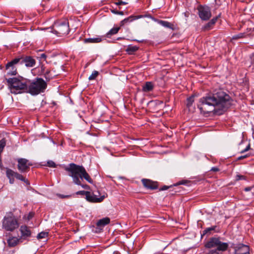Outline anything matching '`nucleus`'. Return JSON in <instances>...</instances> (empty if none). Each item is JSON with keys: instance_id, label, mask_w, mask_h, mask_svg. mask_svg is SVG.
I'll return each mask as SVG.
<instances>
[{"instance_id": "nucleus-1", "label": "nucleus", "mask_w": 254, "mask_h": 254, "mask_svg": "<svg viewBox=\"0 0 254 254\" xmlns=\"http://www.w3.org/2000/svg\"><path fill=\"white\" fill-rule=\"evenodd\" d=\"M232 102L230 95L219 89L201 98L197 106L201 113L206 114L215 111L216 109L226 110L231 105Z\"/></svg>"}, {"instance_id": "nucleus-2", "label": "nucleus", "mask_w": 254, "mask_h": 254, "mask_svg": "<svg viewBox=\"0 0 254 254\" xmlns=\"http://www.w3.org/2000/svg\"><path fill=\"white\" fill-rule=\"evenodd\" d=\"M65 170L68 173V175L72 178L73 182L77 185L81 186L82 188L89 190L90 187L87 185L81 184V180L85 179L90 184H93V181L82 166L74 163H70L68 167L65 168Z\"/></svg>"}, {"instance_id": "nucleus-3", "label": "nucleus", "mask_w": 254, "mask_h": 254, "mask_svg": "<svg viewBox=\"0 0 254 254\" xmlns=\"http://www.w3.org/2000/svg\"><path fill=\"white\" fill-rule=\"evenodd\" d=\"M8 86L12 93L17 94L23 92H27L28 84L17 78L6 79Z\"/></svg>"}, {"instance_id": "nucleus-4", "label": "nucleus", "mask_w": 254, "mask_h": 254, "mask_svg": "<svg viewBox=\"0 0 254 254\" xmlns=\"http://www.w3.org/2000/svg\"><path fill=\"white\" fill-rule=\"evenodd\" d=\"M47 87L46 82L41 78H36L28 85L27 92L36 95L45 91Z\"/></svg>"}, {"instance_id": "nucleus-5", "label": "nucleus", "mask_w": 254, "mask_h": 254, "mask_svg": "<svg viewBox=\"0 0 254 254\" xmlns=\"http://www.w3.org/2000/svg\"><path fill=\"white\" fill-rule=\"evenodd\" d=\"M17 219L11 213L5 216L2 221V228L7 231L12 232L19 227Z\"/></svg>"}, {"instance_id": "nucleus-6", "label": "nucleus", "mask_w": 254, "mask_h": 254, "mask_svg": "<svg viewBox=\"0 0 254 254\" xmlns=\"http://www.w3.org/2000/svg\"><path fill=\"white\" fill-rule=\"evenodd\" d=\"M54 31L59 36L67 35L69 31L68 21L66 18L59 20L53 25Z\"/></svg>"}, {"instance_id": "nucleus-7", "label": "nucleus", "mask_w": 254, "mask_h": 254, "mask_svg": "<svg viewBox=\"0 0 254 254\" xmlns=\"http://www.w3.org/2000/svg\"><path fill=\"white\" fill-rule=\"evenodd\" d=\"M228 246V243L222 242L219 238L215 237L210 238L205 244V247L206 248H217L216 250L222 252L226 251Z\"/></svg>"}, {"instance_id": "nucleus-8", "label": "nucleus", "mask_w": 254, "mask_h": 254, "mask_svg": "<svg viewBox=\"0 0 254 254\" xmlns=\"http://www.w3.org/2000/svg\"><path fill=\"white\" fill-rule=\"evenodd\" d=\"M198 15L202 20H207L211 17L210 8L206 5H199L197 7Z\"/></svg>"}, {"instance_id": "nucleus-9", "label": "nucleus", "mask_w": 254, "mask_h": 254, "mask_svg": "<svg viewBox=\"0 0 254 254\" xmlns=\"http://www.w3.org/2000/svg\"><path fill=\"white\" fill-rule=\"evenodd\" d=\"M17 168L21 173H26L30 170V167L32 163L25 158H18L17 159Z\"/></svg>"}, {"instance_id": "nucleus-10", "label": "nucleus", "mask_w": 254, "mask_h": 254, "mask_svg": "<svg viewBox=\"0 0 254 254\" xmlns=\"http://www.w3.org/2000/svg\"><path fill=\"white\" fill-rule=\"evenodd\" d=\"M20 61V59L15 58L6 64V69L8 70L7 74L9 75H15L17 74V69L15 65Z\"/></svg>"}, {"instance_id": "nucleus-11", "label": "nucleus", "mask_w": 254, "mask_h": 254, "mask_svg": "<svg viewBox=\"0 0 254 254\" xmlns=\"http://www.w3.org/2000/svg\"><path fill=\"white\" fill-rule=\"evenodd\" d=\"M17 59H20L19 63L21 64H25V65L28 67H32L36 64L35 60L30 56L17 58Z\"/></svg>"}, {"instance_id": "nucleus-12", "label": "nucleus", "mask_w": 254, "mask_h": 254, "mask_svg": "<svg viewBox=\"0 0 254 254\" xmlns=\"http://www.w3.org/2000/svg\"><path fill=\"white\" fill-rule=\"evenodd\" d=\"M143 186L148 189L155 190L158 188L157 183L151 180L143 179L141 180Z\"/></svg>"}, {"instance_id": "nucleus-13", "label": "nucleus", "mask_w": 254, "mask_h": 254, "mask_svg": "<svg viewBox=\"0 0 254 254\" xmlns=\"http://www.w3.org/2000/svg\"><path fill=\"white\" fill-rule=\"evenodd\" d=\"M89 197H86V199L87 201L91 202H94V203H97V202H102L104 199L107 196H105V195H103L101 196L100 197H98V195L95 193H91L89 191Z\"/></svg>"}, {"instance_id": "nucleus-14", "label": "nucleus", "mask_w": 254, "mask_h": 254, "mask_svg": "<svg viewBox=\"0 0 254 254\" xmlns=\"http://www.w3.org/2000/svg\"><path fill=\"white\" fill-rule=\"evenodd\" d=\"M19 231L21 233V238L26 239L31 235V231L29 227L26 225L20 226Z\"/></svg>"}, {"instance_id": "nucleus-15", "label": "nucleus", "mask_w": 254, "mask_h": 254, "mask_svg": "<svg viewBox=\"0 0 254 254\" xmlns=\"http://www.w3.org/2000/svg\"><path fill=\"white\" fill-rule=\"evenodd\" d=\"M235 254H249V248L244 245L239 246L236 248Z\"/></svg>"}, {"instance_id": "nucleus-16", "label": "nucleus", "mask_w": 254, "mask_h": 254, "mask_svg": "<svg viewBox=\"0 0 254 254\" xmlns=\"http://www.w3.org/2000/svg\"><path fill=\"white\" fill-rule=\"evenodd\" d=\"M142 17V15H138V16L131 15V16H129L128 17L123 20L120 23V26H123L124 25H125L128 23L132 22L133 20L137 19L138 18H140Z\"/></svg>"}, {"instance_id": "nucleus-17", "label": "nucleus", "mask_w": 254, "mask_h": 254, "mask_svg": "<svg viewBox=\"0 0 254 254\" xmlns=\"http://www.w3.org/2000/svg\"><path fill=\"white\" fill-rule=\"evenodd\" d=\"M110 222V219L109 217H105L102 219L99 220L97 223L96 225L99 228L104 227L105 225L109 224Z\"/></svg>"}, {"instance_id": "nucleus-18", "label": "nucleus", "mask_w": 254, "mask_h": 254, "mask_svg": "<svg viewBox=\"0 0 254 254\" xmlns=\"http://www.w3.org/2000/svg\"><path fill=\"white\" fill-rule=\"evenodd\" d=\"M13 171L10 169L6 168V175L9 179V182L10 184H13L14 182L15 177L13 175Z\"/></svg>"}, {"instance_id": "nucleus-19", "label": "nucleus", "mask_w": 254, "mask_h": 254, "mask_svg": "<svg viewBox=\"0 0 254 254\" xmlns=\"http://www.w3.org/2000/svg\"><path fill=\"white\" fill-rule=\"evenodd\" d=\"M20 239L15 237H12L7 240V243L9 247H13L17 245Z\"/></svg>"}, {"instance_id": "nucleus-20", "label": "nucleus", "mask_w": 254, "mask_h": 254, "mask_svg": "<svg viewBox=\"0 0 254 254\" xmlns=\"http://www.w3.org/2000/svg\"><path fill=\"white\" fill-rule=\"evenodd\" d=\"M13 175L16 179L24 182L27 185H29L30 184L28 180L25 179V178L21 174L13 171Z\"/></svg>"}, {"instance_id": "nucleus-21", "label": "nucleus", "mask_w": 254, "mask_h": 254, "mask_svg": "<svg viewBox=\"0 0 254 254\" xmlns=\"http://www.w3.org/2000/svg\"><path fill=\"white\" fill-rule=\"evenodd\" d=\"M153 84L151 82H146L145 85L142 87V90L144 92H149L153 90Z\"/></svg>"}, {"instance_id": "nucleus-22", "label": "nucleus", "mask_w": 254, "mask_h": 254, "mask_svg": "<svg viewBox=\"0 0 254 254\" xmlns=\"http://www.w3.org/2000/svg\"><path fill=\"white\" fill-rule=\"evenodd\" d=\"M220 16V14H219L217 16H216L215 17H214L212 18L205 26V29H209L217 21L218 18Z\"/></svg>"}, {"instance_id": "nucleus-23", "label": "nucleus", "mask_w": 254, "mask_h": 254, "mask_svg": "<svg viewBox=\"0 0 254 254\" xmlns=\"http://www.w3.org/2000/svg\"><path fill=\"white\" fill-rule=\"evenodd\" d=\"M120 29V27H114L111 29L106 34L108 38H110L111 36L117 34Z\"/></svg>"}, {"instance_id": "nucleus-24", "label": "nucleus", "mask_w": 254, "mask_h": 254, "mask_svg": "<svg viewBox=\"0 0 254 254\" xmlns=\"http://www.w3.org/2000/svg\"><path fill=\"white\" fill-rule=\"evenodd\" d=\"M158 23L165 27L169 28L172 29H173L174 25L168 21L159 20Z\"/></svg>"}, {"instance_id": "nucleus-25", "label": "nucleus", "mask_w": 254, "mask_h": 254, "mask_svg": "<svg viewBox=\"0 0 254 254\" xmlns=\"http://www.w3.org/2000/svg\"><path fill=\"white\" fill-rule=\"evenodd\" d=\"M138 49V47L136 46H131L129 45L128 46L126 50V51L129 54H133L134 52L137 51Z\"/></svg>"}, {"instance_id": "nucleus-26", "label": "nucleus", "mask_w": 254, "mask_h": 254, "mask_svg": "<svg viewBox=\"0 0 254 254\" xmlns=\"http://www.w3.org/2000/svg\"><path fill=\"white\" fill-rule=\"evenodd\" d=\"M102 39L101 37H97L93 38H88L85 39V42H90V43H99L101 42Z\"/></svg>"}, {"instance_id": "nucleus-27", "label": "nucleus", "mask_w": 254, "mask_h": 254, "mask_svg": "<svg viewBox=\"0 0 254 254\" xmlns=\"http://www.w3.org/2000/svg\"><path fill=\"white\" fill-rule=\"evenodd\" d=\"M194 102V96H191L187 99V106L188 108H190L191 106H192L193 103Z\"/></svg>"}, {"instance_id": "nucleus-28", "label": "nucleus", "mask_w": 254, "mask_h": 254, "mask_svg": "<svg viewBox=\"0 0 254 254\" xmlns=\"http://www.w3.org/2000/svg\"><path fill=\"white\" fill-rule=\"evenodd\" d=\"M246 36H247V35H246V33H240L234 36L233 37V39L237 40L238 39L244 38H246Z\"/></svg>"}, {"instance_id": "nucleus-29", "label": "nucleus", "mask_w": 254, "mask_h": 254, "mask_svg": "<svg viewBox=\"0 0 254 254\" xmlns=\"http://www.w3.org/2000/svg\"><path fill=\"white\" fill-rule=\"evenodd\" d=\"M48 233L45 232H42L38 234L37 235V239H42L43 238H45L48 236Z\"/></svg>"}, {"instance_id": "nucleus-30", "label": "nucleus", "mask_w": 254, "mask_h": 254, "mask_svg": "<svg viewBox=\"0 0 254 254\" xmlns=\"http://www.w3.org/2000/svg\"><path fill=\"white\" fill-rule=\"evenodd\" d=\"M77 195H85L86 197H89V191H84V190H80L77 191L76 193Z\"/></svg>"}, {"instance_id": "nucleus-31", "label": "nucleus", "mask_w": 254, "mask_h": 254, "mask_svg": "<svg viewBox=\"0 0 254 254\" xmlns=\"http://www.w3.org/2000/svg\"><path fill=\"white\" fill-rule=\"evenodd\" d=\"M99 72L97 71H94L91 75L89 77L88 79L90 80L95 79L96 77L98 75Z\"/></svg>"}, {"instance_id": "nucleus-32", "label": "nucleus", "mask_w": 254, "mask_h": 254, "mask_svg": "<svg viewBox=\"0 0 254 254\" xmlns=\"http://www.w3.org/2000/svg\"><path fill=\"white\" fill-rule=\"evenodd\" d=\"M41 69H42V71L43 73L44 74L45 77L46 78V79L50 80V78L47 77V75L49 74V73L50 72V70L47 69L46 71H45V67H44L43 66H42L41 67Z\"/></svg>"}, {"instance_id": "nucleus-33", "label": "nucleus", "mask_w": 254, "mask_h": 254, "mask_svg": "<svg viewBox=\"0 0 254 254\" xmlns=\"http://www.w3.org/2000/svg\"><path fill=\"white\" fill-rule=\"evenodd\" d=\"M47 166L52 168H55L56 167V165L55 163L53 161H48L47 163Z\"/></svg>"}, {"instance_id": "nucleus-34", "label": "nucleus", "mask_w": 254, "mask_h": 254, "mask_svg": "<svg viewBox=\"0 0 254 254\" xmlns=\"http://www.w3.org/2000/svg\"><path fill=\"white\" fill-rule=\"evenodd\" d=\"M220 251L217 250H211L209 251L207 254H222V253L219 252Z\"/></svg>"}, {"instance_id": "nucleus-35", "label": "nucleus", "mask_w": 254, "mask_h": 254, "mask_svg": "<svg viewBox=\"0 0 254 254\" xmlns=\"http://www.w3.org/2000/svg\"><path fill=\"white\" fill-rule=\"evenodd\" d=\"M246 178L245 176L241 175H237L236 176V180L239 181L240 180H246Z\"/></svg>"}, {"instance_id": "nucleus-36", "label": "nucleus", "mask_w": 254, "mask_h": 254, "mask_svg": "<svg viewBox=\"0 0 254 254\" xmlns=\"http://www.w3.org/2000/svg\"><path fill=\"white\" fill-rule=\"evenodd\" d=\"M189 182H190L189 181L183 180V181L179 182L176 184L174 185V186H178V185H186Z\"/></svg>"}, {"instance_id": "nucleus-37", "label": "nucleus", "mask_w": 254, "mask_h": 254, "mask_svg": "<svg viewBox=\"0 0 254 254\" xmlns=\"http://www.w3.org/2000/svg\"><path fill=\"white\" fill-rule=\"evenodd\" d=\"M215 228H216V226H213V227H210V228H207L206 229H205L204 231V234H206L209 231L215 230Z\"/></svg>"}, {"instance_id": "nucleus-38", "label": "nucleus", "mask_w": 254, "mask_h": 254, "mask_svg": "<svg viewBox=\"0 0 254 254\" xmlns=\"http://www.w3.org/2000/svg\"><path fill=\"white\" fill-rule=\"evenodd\" d=\"M115 4L117 5L123 4L125 5L127 4V2H124L122 0H118V1L115 3Z\"/></svg>"}, {"instance_id": "nucleus-39", "label": "nucleus", "mask_w": 254, "mask_h": 254, "mask_svg": "<svg viewBox=\"0 0 254 254\" xmlns=\"http://www.w3.org/2000/svg\"><path fill=\"white\" fill-rule=\"evenodd\" d=\"M58 195L60 197V198H69L71 197V195H64L63 194H58Z\"/></svg>"}, {"instance_id": "nucleus-40", "label": "nucleus", "mask_w": 254, "mask_h": 254, "mask_svg": "<svg viewBox=\"0 0 254 254\" xmlns=\"http://www.w3.org/2000/svg\"><path fill=\"white\" fill-rule=\"evenodd\" d=\"M249 156V155H248V154H246V155H242V156L239 157L237 158V160H242V159L246 158L248 157Z\"/></svg>"}, {"instance_id": "nucleus-41", "label": "nucleus", "mask_w": 254, "mask_h": 254, "mask_svg": "<svg viewBox=\"0 0 254 254\" xmlns=\"http://www.w3.org/2000/svg\"><path fill=\"white\" fill-rule=\"evenodd\" d=\"M39 58L41 59H43L44 60H46L47 56L45 54L43 53L40 55Z\"/></svg>"}, {"instance_id": "nucleus-42", "label": "nucleus", "mask_w": 254, "mask_h": 254, "mask_svg": "<svg viewBox=\"0 0 254 254\" xmlns=\"http://www.w3.org/2000/svg\"><path fill=\"white\" fill-rule=\"evenodd\" d=\"M250 144H249L244 150H243L241 151V153H244L245 152L248 151L250 149Z\"/></svg>"}, {"instance_id": "nucleus-43", "label": "nucleus", "mask_w": 254, "mask_h": 254, "mask_svg": "<svg viewBox=\"0 0 254 254\" xmlns=\"http://www.w3.org/2000/svg\"><path fill=\"white\" fill-rule=\"evenodd\" d=\"M170 187L169 186H163V187H162L160 190H167V189H168Z\"/></svg>"}, {"instance_id": "nucleus-44", "label": "nucleus", "mask_w": 254, "mask_h": 254, "mask_svg": "<svg viewBox=\"0 0 254 254\" xmlns=\"http://www.w3.org/2000/svg\"><path fill=\"white\" fill-rule=\"evenodd\" d=\"M211 171L213 172H218L219 171V169L217 167H212L211 169Z\"/></svg>"}, {"instance_id": "nucleus-45", "label": "nucleus", "mask_w": 254, "mask_h": 254, "mask_svg": "<svg viewBox=\"0 0 254 254\" xmlns=\"http://www.w3.org/2000/svg\"><path fill=\"white\" fill-rule=\"evenodd\" d=\"M33 216V214L32 213H30L28 215V219H30Z\"/></svg>"}, {"instance_id": "nucleus-46", "label": "nucleus", "mask_w": 254, "mask_h": 254, "mask_svg": "<svg viewBox=\"0 0 254 254\" xmlns=\"http://www.w3.org/2000/svg\"><path fill=\"white\" fill-rule=\"evenodd\" d=\"M251 190V188L250 187H247L245 189V190L246 191H250Z\"/></svg>"}, {"instance_id": "nucleus-47", "label": "nucleus", "mask_w": 254, "mask_h": 254, "mask_svg": "<svg viewBox=\"0 0 254 254\" xmlns=\"http://www.w3.org/2000/svg\"><path fill=\"white\" fill-rule=\"evenodd\" d=\"M112 12L115 14H118V11L116 10H112Z\"/></svg>"}, {"instance_id": "nucleus-48", "label": "nucleus", "mask_w": 254, "mask_h": 254, "mask_svg": "<svg viewBox=\"0 0 254 254\" xmlns=\"http://www.w3.org/2000/svg\"><path fill=\"white\" fill-rule=\"evenodd\" d=\"M118 14L123 15L124 14V12L123 11H118Z\"/></svg>"}, {"instance_id": "nucleus-49", "label": "nucleus", "mask_w": 254, "mask_h": 254, "mask_svg": "<svg viewBox=\"0 0 254 254\" xmlns=\"http://www.w3.org/2000/svg\"><path fill=\"white\" fill-rule=\"evenodd\" d=\"M251 30H252L251 29H250L248 32L250 31Z\"/></svg>"}, {"instance_id": "nucleus-50", "label": "nucleus", "mask_w": 254, "mask_h": 254, "mask_svg": "<svg viewBox=\"0 0 254 254\" xmlns=\"http://www.w3.org/2000/svg\"><path fill=\"white\" fill-rule=\"evenodd\" d=\"M118 40H119V39H121V38H118Z\"/></svg>"}, {"instance_id": "nucleus-51", "label": "nucleus", "mask_w": 254, "mask_h": 254, "mask_svg": "<svg viewBox=\"0 0 254 254\" xmlns=\"http://www.w3.org/2000/svg\"><path fill=\"white\" fill-rule=\"evenodd\" d=\"M253 31H254V28H253Z\"/></svg>"}]
</instances>
